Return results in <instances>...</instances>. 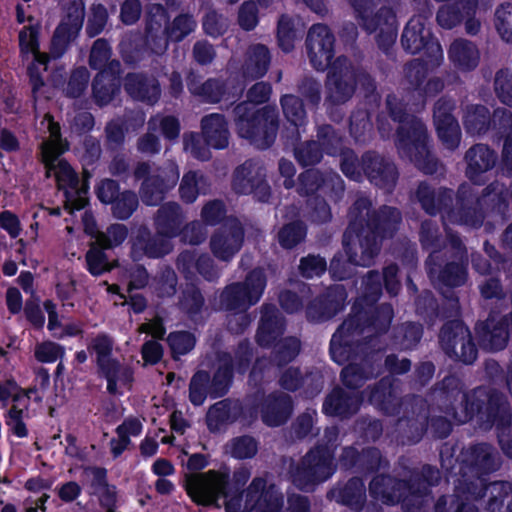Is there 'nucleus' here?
<instances>
[{
  "mask_svg": "<svg viewBox=\"0 0 512 512\" xmlns=\"http://www.w3.org/2000/svg\"><path fill=\"white\" fill-rule=\"evenodd\" d=\"M227 475L214 470L206 473H188L185 475L184 487L187 494L197 504L210 505L220 496L226 498L227 512H278L282 499L274 486L264 491L265 481L256 478L244 495L232 497L225 492Z\"/></svg>",
  "mask_w": 512,
  "mask_h": 512,
  "instance_id": "f257e3e1",
  "label": "nucleus"
},
{
  "mask_svg": "<svg viewBox=\"0 0 512 512\" xmlns=\"http://www.w3.org/2000/svg\"><path fill=\"white\" fill-rule=\"evenodd\" d=\"M40 129L49 133L48 139L41 145L42 159L47 170V176H54L60 189L65 193V208L72 213L84 208L87 203V185L80 183L70 165L58 160L66 149V143L60 137V127L52 116L46 114L40 123Z\"/></svg>",
  "mask_w": 512,
  "mask_h": 512,
  "instance_id": "f03ea898",
  "label": "nucleus"
},
{
  "mask_svg": "<svg viewBox=\"0 0 512 512\" xmlns=\"http://www.w3.org/2000/svg\"><path fill=\"white\" fill-rule=\"evenodd\" d=\"M270 93L268 84L257 83L248 92L249 102L241 103L235 109L239 135L261 149L269 147L276 137L277 115L276 110L269 107L256 111L252 103L265 102Z\"/></svg>",
  "mask_w": 512,
  "mask_h": 512,
  "instance_id": "7ed1b4c3",
  "label": "nucleus"
},
{
  "mask_svg": "<svg viewBox=\"0 0 512 512\" xmlns=\"http://www.w3.org/2000/svg\"><path fill=\"white\" fill-rule=\"evenodd\" d=\"M393 100L395 99L389 97L387 104L394 119H398L401 122L396 139L399 154L415 162L426 173L432 172L423 163L424 158L428 156V137L424 125L412 116H407L404 120L399 118L396 111L392 108Z\"/></svg>",
  "mask_w": 512,
  "mask_h": 512,
  "instance_id": "20e7f679",
  "label": "nucleus"
},
{
  "mask_svg": "<svg viewBox=\"0 0 512 512\" xmlns=\"http://www.w3.org/2000/svg\"><path fill=\"white\" fill-rule=\"evenodd\" d=\"M405 487L403 482L395 481L386 476L375 477L370 484L371 494L386 503H394L402 500L406 512H428L431 505V498L427 487L420 485L417 489L411 487L409 494L404 497L400 490Z\"/></svg>",
  "mask_w": 512,
  "mask_h": 512,
  "instance_id": "39448f33",
  "label": "nucleus"
},
{
  "mask_svg": "<svg viewBox=\"0 0 512 512\" xmlns=\"http://www.w3.org/2000/svg\"><path fill=\"white\" fill-rule=\"evenodd\" d=\"M265 285L262 270H254L244 283L232 284L221 293V307L236 313L243 312L259 301Z\"/></svg>",
  "mask_w": 512,
  "mask_h": 512,
  "instance_id": "423d86ee",
  "label": "nucleus"
},
{
  "mask_svg": "<svg viewBox=\"0 0 512 512\" xmlns=\"http://www.w3.org/2000/svg\"><path fill=\"white\" fill-rule=\"evenodd\" d=\"M345 251L348 256L349 264L340 256H335L331 261L330 272L335 279L342 280L350 275V266H367L371 263L373 257L378 251V245L375 239L368 237H352L348 230L344 236Z\"/></svg>",
  "mask_w": 512,
  "mask_h": 512,
  "instance_id": "0eeeda50",
  "label": "nucleus"
},
{
  "mask_svg": "<svg viewBox=\"0 0 512 512\" xmlns=\"http://www.w3.org/2000/svg\"><path fill=\"white\" fill-rule=\"evenodd\" d=\"M403 47L411 52L417 53L422 49L426 50L427 67L438 66L443 61V51L439 42L431 38L430 31L425 27V20L421 16L410 19L402 35Z\"/></svg>",
  "mask_w": 512,
  "mask_h": 512,
  "instance_id": "6e6552de",
  "label": "nucleus"
},
{
  "mask_svg": "<svg viewBox=\"0 0 512 512\" xmlns=\"http://www.w3.org/2000/svg\"><path fill=\"white\" fill-rule=\"evenodd\" d=\"M179 206L175 203L163 206L157 216L158 234L144 247L149 257H160L171 250L170 238L180 225Z\"/></svg>",
  "mask_w": 512,
  "mask_h": 512,
  "instance_id": "1a4fd4ad",
  "label": "nucleus"
},
{
  "mask_svg": "<svg viewBox=\"0 0 512 512\" xmlns=\"http://www.w3.org/2000/svg\"><path fill=\"white\" fill-rule=\"evenodd\" d=\"M333 470L329 452L323 449L313 450L306 455L294 481L299 488L309 490L312 485L327 480Z\"/></svg>",
  "mask_w": 512,
  "mask_h": 512,
  "instance_id": "9d476101",
  "label": "nucleus"
},
{
  "mask_svg": "<svg viewBox=\"0 0 512 512\" xmlns=\"http://www.w3.org/2000/svg\"><path fill=\"white\" fill-rule=\"evenodd\" d=\"M440 339L446 352L464 363H471L476 359L477 351L471 341L470 332L462 323L445 325L441 330Z\"/></svg>",
  "mask_w": 512,
  "mask_h": 512,
  "instance_id": "9b49d317",
  "label": "nucleus"
},
{
  "mask_svg": "<svg viewBox=\"0 0 512 512\" xmlns=\"http://www.w3.org/2000/svg\"><path fill=\"white\" fill-rule=\"evenodd\" d=\"M244 233L240 222L236 219L227 221L218 228L210 239V248L215 257L227 261L241 248Z\"/></svg>",
  "mask_w": 512,
  "mask_h": 512,
  "instance_id": "f8f14e48",
  "label": "nucleus"
},
{
  "mask_svg": "<svg viewBox=\"0 0 512 512\" xmlns=\"http://www.w3.org/2000/svg\"><path fill=\"white\" fill-rule=\"evenodd\" d=\"M333 44V35L326 26L318 24L310 29L307 38L308 54L310 62L317 70H324L330 65Z\"/></svg>",
  "mask_w": 512,
  "mask_h": 512,
  "instance_id": "ddd939ff",
  "label": "nucleus"
},
{
  "mask_svg": "<svg viewBox=\"0 0 512 512\" xmlns=\"http://www.w3.org/2000/svg\"><path fill=\"white\" fill-rule=\"evenodd\" d=\"M179 179V171L174 163H169L166 168L157 174L148 176L141 188V198L147 205H156L165 190L175 186Z\"/></svg>",
  "mask_w": 512,
  "mask_h": 512,
  "instance_id": "4468645a",
  "label": "nucleus"
},
{
  "mask_svg": "<svg viewBox=\"0 0 512 512\" xmlns=\"http://www.w3.org/2000/svg\"><path fill=\"white\" fill-rule=\"evenodd\" d=\"M84 20V9L81 4L76 5L69 12L67 18L61 22L55 31L52 40V55L60 56L66 45L73 40L80 31Z\"/></svg>",
  "mask_w": 512,
  "mask_h": 512,
  "instance_id": "2eb2a0df",
  "label": "nucleus"
},
{
  "mask_svg": "<svg viewBox=\"0 0 512 512\" xmlns=\"http://www.w3.org/2000/svg\"><path fill=\"white\" fill-rule=\"evenodd\" d=\"M450 110L451 105L448 102L438 101L434 109V121L442 143L448 149H454L460 141V129Z\"/></svg>",
  "mask_w": 512,
  "mask_h": 512,
  "instance_id": "dca6fc26",
  "label": "nucleus"
},
{
  "mask_svg": "<svg viewBox=\"0 0 512 512\" xmlns=\"http://www.w3.org/2000/svg\"><path fill=\"white\" fill-rule=\"evenodd\" d=\"M300 190L310 194L320 191L324 195L343 191V183L335 173H328L325 177L316 170H308L300 176Z\"/></svg>",
  "mask_w": 512,
  "mask_h": 512,
  "instance_id": "f3484780",
  "label": "nucleus"
},
{
  "mask_svg": "<svg viewBox=\"0 0 512 512\" xmlns=\"http://www.w3.org/2000/svg\"><path fill=\"white\" fill-rule=\"evenodd\" d=\"M363 168L371 182L380 187L389 189L396 181L395 166L379 156L366 155L363 158Z\"/></svg>",
  "mask_w": 512,
  "mask_h": 512,
  "instance_id": "a211bd4d",
  "label": "nucleus"
},
{
  "mask_svg": "<svg viewBox=\"0 0 512 512\" xmlns=\"http://www.w3.org/2000/svg\"><path fill=\"white\" fill-rule=\"evenodd\" d=\"M448 58L457 70L470 71L478 65L480 54L472 42L458 39L451 44Z\"/></svg>",
  "mask_w": 512,
  "mask_h": 512,
  "instance_id": "6ab92c4d",
  "label": "nucleus"
},
{
  "mask_svg": "<svg viewBox=\"0 0 512 512\" xmlns=\"http://www.w3.org/2000/svg\"><path fill=\"white\" fill-rule=\"evenodd\" d=\"M202 134L207 145L222 149L228 145L229 132L222 115L211 114L202 119Z\"/></svg>",
  "mask_w": 512,
  "mask_h": 512,
  "instance_id": "aec40b11",
  "label": "nucleus"
},
{
  "mask_svg": "<svg viewBox=\"0 0 512 512\" xmlns=\"http://www.w3.org/2000/svg\"><path fill=\"white\" fill-rule=\"evenodd\" d=\"M360 398L355 393L335 389L326 399L323 410L327 415L346 416L358 410Z\"/></svg>",
  "mask_w": 512,
  "mask_h": 512,
  "instance_id": "412c9836",
  "label": "nucleus"
},
{
  "mask_svg": "<svg viewBox=\"0 0 512 512\" xmlns=\"http://www.w3.org/2000/svg\"><path fill=\"white\" fill-rule=\"evenodd\" d=\"M357 11L359 12V16L362 21L363 27L369 31L373 32L377 29H380L382 32H385L391 41L395 38V30H396V18L394 13L387 8L381 9L377 15L369 20L368 17V7H365L364 11H360L358 7L357 0L353 2Z\"/></svg>",
  "mask_w": 512,
  "mask_h": 512,
  "instance_id": "4be33fe9",
  "label": "nucleus"
},
{
  "mask_svg": "<svg viewBox=\"0 0 512 512\" xmlns=\"http://www.w3.org/2000/svg\"><path fill=\"white\" fill-rule=\"evenodd\" d=\"M283 332V321L273 306H265L257 333V341L261 346H268Z\"/></svg>",
  "mask_w": 512,
  "mask_h": 512,
  "instance_id": "5701e85b",
  "label": "nucleus"
},
{
  "mask_svg": "<svg viewBox=\"0 0 512 512\" xmlns=\"http://www.w3.org/2000/svg\"><path fill=\"white\" fill-rule=\"evenodd\" d=\"M101 375L107 381V390L111 394H123L130 389L132 371L121 365L117 360L111 365L100 370Z\"/></svg>",
  "mask_w": 512,
  "mask_h": 512,
  "instance_id": "b1692460",
  "label": "nucleus"
},
{
  "mask_svg": "<svg viewBox=\"0 0 512 512\" xmlns=\"http://www.w3.org/2000/svg\"><path fill=\"white\" fill-rule=\"evenodd\" d=\"M118 68V62H111L109 71L103 69L95 78L93 93L96 101L100 105L107 104L118 90V81L114 75V72L118 70Z\"/></svg>",
  "mask_w": 512,
  "mask_h": 512,
  "instance_id": "393cba45",
  "label": "nucleus"
},
{
  "mask_svg": "<svg viewBox=\"0 0 512 512\" xmlns=\"http://www.w3.org/2000/svg\"><path fill=\"white\" fill-rule=\"evenodd\" d=\"M466 158L468 162L467 175L475 182H479L478 176L488 171L495 163L493 152L484 145L471 148L467 152Z\"/></svg>",
  "mask_w": 512,
  "mask_h": 512,
  "instance_id": "a878e982",
  "label": "nucleus"
},
{
  "mask_svg": "<svg viewBox=\"0 0 512 512\" xmlns=\"http://www.w3.org/2000/svg\"><path fill=\"white\" fill-rule=\"evenodd\" d=\"M85 231L95 238L96 244L102 249L111 248L122 243L126 236V228L121 224L112 225L107 232L97 231L91 216H84Z\"/></svg>",
  "mask_w": 512,
  "mask_h": 512,
  "instance_id": "bb28decb",
  "label": "nucleus"
},
{
  "mask_svg": "<svg viewBox=\"0 0 512 512\" xmlns=\"http://www.w3.org/2000/svg\"><path fill=\"white\" fill-rule=\"evenodd\" d=\"M333 72L328 76L329 98L334 103H343L348 100L354 91V86L348 83L352 79V73L345 65V70L336 71L337 66H334Z\"/></svg>",
  "mask_w": 512,
  "mask_h": 512,
  "instance_id": "cd10ccee",
  "label": "nucleus"
},
{
  "mask_svg": "<svg viewBox=\"0 0 512 512\" xmlns=\"http://www.w3.org/2000/svg\"><path fill=\"white\" fill-rule=\"evenodd\" d=\"M291 414V401L287 395L269 398L263 408V421L269 426L283 424Z\"/></svg>",
  "mask_w": 512,
  "mask_h": 512,
  "instance_id": "c85d7f7f",
  "label": "nucleus"
},
{
  "mask_svg": "<svg viewBox=\"0 0 512 512\" xmlns=\"http://www.w3.org/2000/svg\"><path fill=\"white\" fill-rule=\"evenodd\" d=\"M125 87L127 92L136 99L155 102L160 94L158 84L155 80L144 79L140 75H128Z\"/></svg>",
  "mask_w": 512,
  "mask_h": 512,
  "instance_id": "c756f323",
  "label": "nucleus"
},
{
  "mask_svg": "<svg viewBox=\"0 0 512 512\" xmlns=\"http://www.w3.org/2000/svg\"><path fill=\"white\" fill-rule=\"evenodd\" d=\"M269 61V53L265 46H252L243 67L244 74L250 78L262 77L268 69Z\"/></svg>",
  "mask_w": 512,
  "mask_h": 512,
  "instance_id": "7c9ffc66",
  "label": "nucleus"
},
{
  "mask_svg": "<svg viewBox=\"0 0 512 512\" xmlns=\"http://www.w3.org/2000/svg\"><path fill=\"white\" fill-rule=\"evenodd\" d=\"M486 328L487 330L482 335L484 347L490 350L503 349L508 340L507 324L501 323L499 326H496L493 319H488Z\"/></svg>",
  "mask_w": 512,
  "mask_h": 512,
  "instance_id": "2f4dec72",
  "label": "nucleus"
},
{
  "mask_svg": "<svg viewBox=\"0 0 512 512\" xmlns=\"http://www.w3.org/2000/svg\"><path fill=\"white\" fill-rule=\"evenodd\" d=\"M194 93L202 95L209 102H219L222 99L227 101L237 98L243 91L242 87L236 88L233 92H227L223 90L222 85L216 80H209L205 82L200 91L196 88H191Z\"/></svg>",
  "mask_w": 512,
  "mask_h": 512,
  "instance_id": "473e14b6",
  "label": "nucleus"
},
{
  "mask_svg": "<svg viewBox=\"0 0 512 512\" xmlns=\"http://www.w3.org/2000/svg\"><path fill=\"white\" fill-rule=\"evenodd\" d=\"M489 112L483 106H470L464 116V125L468 132L479 134L487 129Z\"/></svg>",
  "mask_w": 512,
  "mask_h": 512,
  "instance_id": "72a5a7b5",
  "label": "nucleus"
},
{
  "mask_svg": "<svg viewBox=\"0 0 512 512\" xmlns=\"http://www.w3.org/2000/svg\"><path fill=\"white\" fill-rule=\"evenodd\" d=\"M90 348L96 354L99 371L116 361L112 357L113 341L109 336L104 334L96 336L92 340Z\"/></svg>",
  "mask_w": 512,
  "mask_h": 512,
  "instance_id": "f704fd0d",
  "label": "nucleus"
},
{
  "mask_svg": "<svg viewBox=\"0 0 512 512\" xmlns=\"http://www.w3.org/2000/svg\"><path fill=\"white\" fill-rule=\"evenodd\" d=\"M206 182L204 178L195 172H188L183 176L180 184L181 198L191 203L196 200L197 196L205 191Z\"/></svg>",
  "mask_w": 512,
  "mask_h": 512,
  "instance_id": "c9c22d12",
  "label": "nucleus"
},
{
  "mask_svg": "<svg viewBox=\"0 0 512 512\" xmlns=\"http://www.w3.org/2000/svg\"><path fill=\"white\" fill-rule=\"evenodd\" d=\"M19 42L23 53H30L37 63L46 65L48 55L40 53L38 50L36 29L33 27L24 28L19 34Z\"/></svg>",
  "mask_w": 512,
  "mask_h": 512,
  "instance_id": "e433bc0d",
  "label": "nucleus"
},
{
  "mask_svg": "<svg viewBox=\"0 0 512 512\" xmlns=\"http://www.w3.org/2000/svg\"><path fill=\"white\" fill-rule=\"evenodd\" d=\"M282 108L287 120L295 127L305 123L306 114L301 101L293 95H285L281 100Z\"/></svg>",
  "mask_w": 512,
  "mask_h": 512,
  "instance_id": "4c0bfd02",
  "label": "nucleus"
},
{
  "mask_svg": "<svg viewBox=\"0 0 512 512\" xmlns=\"http://www.w3.org/2000/svg\"><path fill=\"white\" fill-rule=\"evenodd\" d=\"M483 496L489 498V509L494 512L505 498H512V485L507 482H493L484 487Z\"/></svg>",
  "mask_w": 512,
  "mask_h": 512,
  "instance_id": "58836bf2",
  "label": "nucleus"
},
{
  "mask_svg": "<svg viewBox=\"0 0 512 512\" xmlns=\"http://www.w3.org/2000/svg\"><path fill=\"white\" fill-rule=\"evenodd\" d=\"M399 220L400 213L396 209L385 207L383 210H381L380 216L374 223L373 233L376 235L383 234V237L390 235L395 229V226Z\"/></svg>",
  "mask_w": 512,
  "mask_h": 512,
  "instance_id": "ea45409f",
  "label": "nucleus"
},
{
  "mask_svg": "<svg viewBox=\"0 0 512 512\" xmlns=\"http://www.w3.org/2000/svg\"><path fill=\"white\" fill-rule=\"evenodd\" d=\"M64 355V348L54 342L38 343L34 349L35 358L42 363H53Z\"/></svg>",
  "mask_w": 512,
  "mask_h": 512,
  "instance_id": "a19ab883",
  "label": "nucleus"
},
{
  "mask_svg": "<svg viewBox=\"0 0 512 512\" xmlns=\"http://www.w3.org/2000/svg\"><path fill=\"white\" fill-rule=\"evenodd\" d=\"M495 25L501 38L512 42V6L502 5L496 11Z\"/></svg>",
  "mask_w": 512,
  "mask_h": 512,
  "instance_id": "79ce46f5",
  "label": "nucleus"
},
{
  "mask_svg": "<svg viewBox=\"0 0 512 512\" xmlns=\"http://www.w3.org/2000/svg\"><path fill=\"white\" fill-rule=\"evenodd\" d=\"M86 261L88 270L93 275H100L110 270L104 252L101 250V247L96 246V243L93 244L87 252Z\"/></svg>",
  "mask_w": 512,
  "mask_h": 512,
  "instance_id": "37998d69",
  "label": "nucleus"
},
{
  "mask_svg": "<svg viewBox=\"0 0 512 512\" xmlns=\"http://www.w3.org/2000/svg\"><path fill=\"white\" fill-rule=\"evenodd\" d=\"M257 443L251 437H239L232 440L230 443V452L232 456L245 459L251 458L257 453Z\"/></svg>",
  "mask_w": 512,
  "mask_h": 512,
  "instance_id": "c03bdc74",
  "label": "nucleus"
},
{
  "mask_svg": "<svg viewBox=\"0 0 512 512\" xmlns=\"http://www.w3.org/2000/svg\"><path fill=\"white\" fill-rule=\"evenodd\" d=\"M305 236V229L301 223L286 225L279 232V243L284 248H292L299 243Z\"/></svg>",
  "mask_w": 512,
  "mask_h": 512,
  "instance_id": "a18cd8bd",
  "label": "nucleus"
},
{
  "mask_svg": "<svg viewBox=\"0 0 512 512\" xmlns=\"http://www.w3.org/2000/svg\"><path fill=\"white\" fill-rule=\"evenodd\" d=\"M196 26L195 21L188 15H180L175 18L172 25L168 29V36L170 39L180 41L186 35L194 30Z\"/></svg>",
  "mask_w": 512,
  "mask_h": 512,
  "instance_id": "49530a36",
  "label": "nucleus"
},
{
  "mask_svg": "<svg viewBox=\"0 0 512 512\" xmlns=\"http://www.w3.org/2000/svg\"><path fill=\"white\" fill-rule=\"evenodd\" d=\"M137 198L134 193L124 192L117 196L113 204V213L120 219L128 218L137 206Z\"/></svg>",
  "mask_w": 512,
  "mask_h": 512,
  "instance_id": "de8ad7c7",
  "label": "nucleus"
},
{
  "mask_svg": "<svg viewBox=\"0 0 512 512\" xmlns=\"http://www.w3.org/2000/svg\"><path fill=\"white\" fill-rule=\"evenodd\" d=\"M168 342L172 353L176 356L189 352L194 347L195 339L190 333L175 332L169 335Z\"/></svg>",
  "mask_w": 512,
  "mask_h": 512,
  "instance_id": "09e8293b",
  "label": "nucleus"
},
{
  "mask_svg": "<svg viewBox=\"0 0 512 512\" xmlns=\"http://www.w3.org/2000/svg\"><path fill=\"white\" fill-rule=\"evenodd\" d=\"M209 381V375L206 372L200 371L196 373L190 383V401L194 405L203 404L206 392L205 387Z\"/></svg>",
  "mask_w": 512,
  "mask_h": 512,
  "instance_id": "8fccbe9b",
  "label": "nucleus"
},
{
  "mask_svg": "<svg viewBox=\"0 0 512 512\" xmlns=\"http://www.w3.org/2000/svg\"><path fill=\"white\" fill-rule=\"evenodd\" d=\"M352 327V323L350 321L344 322V324L340 327V329L332 336L330 352L333 360L339 364L344 361V350L343 346L344 337L346 334L350 332Z\"/></svg>",
  "mask_w": 512,
  "mask_h": 512,
  "instance_id": "3c124183",
  "label": "nucleus"
},
{
  "mask_svg": "<svg viewBox=\"0 0 512 512\" xmlns=\"http://www.w3.org/2000/svg\"><path fill=\"white\" fill-rule=\"evenodd\" d=\"M471 454L474 464L480 469L485 471L494 469V452L490 445L479 444L472 449Z\"/></svg>",
  "mask_w": 512,
  "mask_h": 512,
  "instance_id": "603ef678",
  "label": "nucleus"
},
{
  "mask_svg": "<svg viewBox=\"0 0 512 512\" xmlns=\"http://www.w3.org/2000/svg\"><path fill=\"white\" fill-rule=\"evenodd\" d=\"M453 5L456 4L451 2V4H446L439 10L437 20L440 26L450 29L460 22L461 16L459 11L456 10ZM457 5H459V3ZM460 6L462 5L460 4ZM474 7L475 5L471 9L465 8L466 13L469 14ZM461 8L464 10L463 7Z\"/></svg>",
  "mask_w": 512,
  "mask_h": 512,
  "instance_id": "864d4df0",
  "label": "nucleus"
},
{
  "mask_svg": "<svg viewBox=\"0 0 512 512\" xmlns=\"http://www.w3.org/2000/svg\"><path fill=\"white\" fill-rule=\"evenodd\" d=\"M229 419V405L218 402L207 413V424L211 430H218Z\"/></svg>",
  "mask_w": 512,
  "mask_h": 512,
  "instance_id": "5fc2aeb1",
  "label": "nucleus"
},
{
  "mask_svg": "<svg viewBox=\"0 0 512 512\" xmlns=\"http://www.w3.org/2000/svg\"><path fill=\"white\" fill-rule=\"evenodd\" d=\"M150 127L152 129L159 128L168 139L176 138L180 130L177 119L171 116L153 118L150 121Z\"/></svg>",
  "mask_w": 512,
  "mask_h": 512,
  "instance_id": "6e6d98bb",
  "label": "nucleus"
},
{
  "mask_svg": "<svg viewBox=\"0 0 512 512\" xmlns=\"http://www.w3.org/2000/svg\"><path fill=\"white\" fill-rule=\"evenodd\" d=\"M326 270V262L318 256H308L300 263V271L304 277L312 278L320 276Z\"/></svg>",
  "mask_w": 512,
  "mask_h": 512,
  "instance_id": "4d7b16f0",
  "label": "nucleus"
},
{
  "mask_svg": "<svg viewBox=\"0 0 512 512\" xmlns=\"http://www.w3.org/2000/svg\"><path fill=\"white\" fill-rule=\"evenodd\" d=\"M495 91L502 103L512 107V76L498 73L495 78Z\"/></svg>",
  "mask_w": 512,
  "mask_h": 512,
  "instance_id": "13d9d810",
  "label": "nucleus"
},
{
  "mask_svg": "<svg viewBox=\"0 0 512 512\" xmlns=\"http://www.w3.org/2000/svg\"><path fill=\"white\" fill-rule=\"evenodd\" d=\"M279 45L285 52L293 48L294 32L292 30V21L288 17H282L278 24Z\"/></svg>",
  "mask_w": 512,
  "mask_h": 512,
  "instance_id": "bf43d9fd",
  "label": "nucleus"
},
{
  "mask_svg": "<svg viewBox=\"0 0 512 512\" xmlns=\"http://www.w3.org/2000/svg\"><path fill=\"white\" fill-rule=\"evenodd\" d=\"M110 57V48L106 41H95L90 55V64L94 68H103Z\"/></svg>",
  "mask_w": 512,
  "mask_h": 512,
  "instance_id": "052dcab7",
  "label": "nucleus"
},
{
  "mask_svg": "<svg viewBox=\"0 0 512 512\" xmlns=\"http://www.w3.org/2000/svg\"><path fill=\"white\" fill-rule=\"evenodd\" d=\"M465 275V268L462 264L452 263L438 278L448 286H458L465 281Z\"/></svg>",
  "mask_w": 512,
  "mask_h": 512,
  "instance_id": "680f3d73",
  "label": "nucleus"
},
{
  "mask_svg": "<svg viewBox=\"0 0 512 512\" xmlns=\"http://www.w3.org/2000/svg\"><path fill=\"white\" fill-rule=\"evenodd\" d=\"M250 166L243 165L235 171L233 179V189L240 194H247L253 191V185L251 183Z\"/></svg>",
  "mask_w": 512,
  "mask_h": 512,
  "instance_id": "e2e57ef3",
  "label": "nucleus"
},
{
  "mask_svg": "<svg viewBox=\"0 0 512 512\" xmlns=\"http://www.w3.org/2000/svg\"><path fill=\"white\" fill-rule=\"evenodd\" d=\"M88 80V71L85 68L77 69L70 78L67 93L72 97H78L86 88Z\"/></svg>",
  "mask_w": 512,
  "mask_h": 512,
  "instance_id": "0e129e2a",
  "label": "nucleus"
},
{
  "mask_svg": "<svg viewBox=\"0 0 512 512\" xmlns=\"http://www.w3.org/2000/svg\"><path fill=\"white\" fill-rule=\"evenodd\" d=\"M258 22L257 8L254 2H245L239 11V24L245 30L253 29Z\"/></svg>",
  "mask_w": 512,
  "mask_h": 512,
  "instance_id": "69168bd1",
  "label": "nucleus"
},
{
  "mask_svg": "<svg viewBox=\"0 0 512 512\" xmlns=\"http://www.w3.org/2000/svg\"><path fill=\"white\" fill-rule=\"evenodd\" d=\"M319 141L329 154H335L341 145V138L337 136L330 126L322 127L318 132Z\"/></svg>",
  "mask_w": 512,
  "mask_h": 512,
  "instance_id": "338daca9",
  "label": "nucleus"
},
{
  "mask_svg": "<svg viewBox=\"0 0 512 512\" xmlns=\"http://www.w3.org/2000/svg\"><path fill=\"white\" fill-rule=\"evenodd\" d=\"M203 26L207 34L215 37L221 35L225 31L227 21L216 12H210L206 15Z\"/></svg>",
  "mask_w": 512,
  "mask_h": 512,
  "instance_id": "774afa93",
  "label": "nucleus"
}]
</instances>
